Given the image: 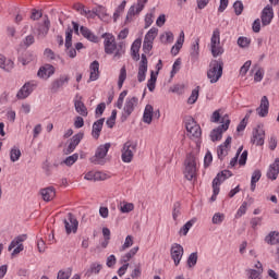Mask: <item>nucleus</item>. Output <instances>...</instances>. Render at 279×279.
Here are the masks:
<instances>
[{
    "label": "nucleus",
    "instance_id": "nucleus-64",
    "mask_svg": "<svg viewBox=\"0 0 279 279\" xmlns=\"http://www.w3.org/2000/svg\"><path fill=\"white\" fill-rule=\"evenodd\" d=\"M210 162H213V154H210V151H207L204 158V167H210Z\"/></svg>",
    "mask_w": 279,
    "mask_h": 279
},
{
    "label": "nucleus",
    "instance_id": "nucleus-10",
    "mask_svg": "<svg viewBox=\"0 0 279 279\" xmlns=\"http://www.w3.org/2000/svg\"><path fill=\"white\" fill-rule=\"evenodd\" d=\"M251 143L257 146L265 145V129H263V124H257V128L253 129Z\"/></svg>",
    "mask_w": 279,
    "mask_h": 279
},
{
    "label": "nucleus",
    "instance_id": "nucleus-33",
    "mask_svg": "<svg viewBox=\"0 0 279 279\" xmlns=\"http://www.w3.org/2000/svg\"><path fill=\"white\" fill-rule=\"evenodd\" d=\"M158 80V74H156L154 71L150 72V78L148 80L147 87L150 93H154L156 88V81Z\"/></svg>",
    "mask_w": 279,
    "mask_h": 279
},
{
    "label": "nucleus",
    "instance_id": "nucleus-4",
    "mask_svg": "<svg viewBox=\"0 0 279 279\" xmlns=\"http://www.w3.org/2000/svg\"><path fill=\"white\" fill-rule=\"evenodd\" d=\"M228 178H232V172L230 170H222L217 174V177L213 181V190L214 194L210 197V202H217V195H219V186H221V183L226 182Z\"/></svg>",
    "mask_w": 279,
    "mask_h": 279
},
{
    "label": "nucleus",
    "instance_id": "nucleus-55",
    "mask_svg": "<svg viewBox=\"0 0 279 279\" xmlns=\"http://www.w3.org/2000/svg\"><path fill=\"white\" fill-rule=\"evenodd\" d=\"M161 41L163 43H173V33L167 32L163 35L160 36Z\"/></svg>",
    "mask_w": 279,
    "mask_h": 279
},
{
    "label": "nucleus",
    "instance_id": "nucleus-50",
    "mask_svg": "<svg viewBox=\"0 0 279 279\" xmlns=\"http://www.w3.org/2000/svg\"><path fill=\"white\" fill-rule=\"evenodd\" d=\"M134 245V236L128 235L125 238L124 244L122 245V251L129 250V247H132Z\"/></svg>",
    "mask_w": 279,
    "mask_h": 279
},
{
    "label": "nucleus",
    "instance_id": "nucleus-34",
    "mask_svg": "<svg viewBox=\"0 0 279 279\" xmlns=\"http://www.w3.org/2000/svg\"><path fill=\"white\" fill-rule=\"evenodd\" d=\"M80 158V155L77 153L66 157L61 163L62 165H66V167H73V165H75V162H77Z\"/></svg>",
    "mask_w": 279,
    "mask_h": 279
},
{
    "label": "nucleus",
    "instance_id": "nucleus-23",
    "mask_svg": "<svg viewBox=\"0 0 279 279\" xmlns=\"http://www.w3.org/2000/svg\"><path fill=\"white\" fill-rule=\"evenodd\" d=\"M105 121H106V119L101 118V119L97 120L96 122H94V124H93L92 136L96 141H97V138H99V136L101 134V130H104Z\"/></svg>",
    "mask_w": 279,
    "mask_h": 279
},
{
    "label": "nucleus",
    "instance_id": "nucleus-53",
    "mask_svg": "<svg viewBox=\"0 0 279 279\" xmlns=\"http://www.w3.org/2000/svg\"><path fill=\"white\" fill-rule=\"evenodd\" d=\"M182 45H184V31H181L174 47L180 51L182 49Z\"/></svg>",
    "mask_w": 279,
    "mask_h": 279
},
{
    "label": "nucleus",
    "instance_id": "nucleus-30",
    "mask_svg": "<svg viewBox=\"0 0 279 279\" xmlns=\"http://www.w3.org/2000/svg\"><path fill=\"white\" fill-rule=\"evenodd\" d=\"M74 108L77 114H81V117H88V109L86 108V105H84L82 100H75Z\"/></svg>",
    "mask_w": 279,
    "mask_h": 279
},
{
    "label": "nucleus",
    "instance_id": "nucleus-21",
    "mask_svg": "<svg viewBox=\"0 0 279 279\" xmlns=\"http://www.w3.org/2000/svg\"><path fill=\"white\" fill-rule=\"evenodd\" d=\"M69 75H61L60 78L54 80L50 85L51 93H58L64 84H69Z\"/></svg>",
    "mask_w": 279,
    "mask_h": 279
},
{
    "label": "nucleus",
    "instance_id": "nucleus-1",
    "mask_svg": "<svg viewBox=\"0 0 279 279\" xmlns=\"http://www.w3.org/2000/svg\"><path fill=\"white\" fill-rule=\"evenodd\" d=\"M102 38H105L104 45H105V53L108 56H111V53H114L113 58L116 60H119L123 53H125V44L121 41L117 46V41L114 39V35L110 33L102 34Z\"/></svg>",
    "mask_w": 279,
    "mask_h": 279
},
{
    "label": "nucleus",
    "instance_id": "nucleus-61",
    "mask_svg": "<svg viewBox=\"0 0 279 279\" xmlns=\"http://www.w3.org/2000/svg\"><path fill=\"white\" fill-rule=\"evenodd\" d=\"M71 278V271L66 270H60L57 275V279H69Z\"/></svg>",
    "mask_w": 279,
    "mask_h": 279
},
{
    "label": "nucleus",
    "instance_id": "nucleus-13",
    "mask_svg": "<svg viewBox=\"0 0 279 279\" xmlns=\"http://www.w3.org/2000/svg\"><path fill=\"white\" fill-rule=\"evenodd\" d=\"M185 128L190 136H193L194 138H199V136H202V128H199L193 118H190L185 122Z\"/></svg>",
    "mask_w": 279,
    "mask_h": 279
},
{
    "label": "nucleus",
    "instance_id": "nucleus-28",
    "mask_svg": "<svg viewBox=\"0 0 279 279\" xmlns=\"http://www.w3.org/2000/svg\"><path fill=\"white\" fill-rule=\"evenodd\" d=\"M90 69V75H89V82H97L99 80V61H94L89 65Z\"/></svg>",
    "mask_w": 279,
    "mask_h": 279
},
{
    "label": "nucleus",
    "instance_id": "nucleus-60",
    "mask_svg": "<svg viewBox=\"0 0 279 279\" xmlns=\"http://www.w3.org/2000/svg\"><path fill=\"white\" fill-rule=\"evenodd\" d=\"M248 274H250V277H248L250 279H260V275L263 272H260V270L250 269Z\"/></svg>",
    "mask_w": 279,
    "mask_h": 279
},
{
    "label": "nucleus",
    "instance_id": "nucleus-44",
    "mask_svg": "<svg viewBox=\"0 0 279 279\" xmlns=\"http://www.w3.org/2000/svg\"><path fill=\"white\" fill-rule=\"evenodd\" d=\"M226 219V215L221 214V213H216L211 219L213 223L215 226H219L221 223H223V220Z\"/></svg>",
    "mask_w": 279,
    "mask_h": 279
},
{
    "label": "nucleus",
    "instance_id": "nucleus-32",
    "mask_svg": "<svg viewBox=\"0 0 279 279\" xmlns=\"http://www.w3.org/2000/svg\"><path fill=\"white\" fill-rule=\"evenodd\" d=\"M101 269H104V266L99 263H93L89 266V269H87L86 271V276H93V274H95L97 276V274H99V271H101Z\"/></svg>",
    "mask_w": 279,
    "mask_h": 279
},
{
    "label": "nucleus",
    "instance_id": "nucleus-12",
    "mask_svg": "<svg viewBox=\"0 0 279 279\" xmlns=\"http://www.w3.org/2000/svg\"><path fill=\"white\" fill-rule=\"evenodd\" d=\"M170 256H171L175 267H178V265H180V263L182 260V257L184 256V247L178 243L172 244V246L170 248Z\"/></svg>",
    "mask_w": 279,
    "mask_h": 279
},
{
    "label": "nucleus",
    "instance_id": "nucleus-43",
    "mask_svg": "<svg viewBox=\"0 0 279 279\" xmlns=\"http://www.w3.org/2000/svg\"><path fill=\"white\" fill-rule=\"evenodd\" d=\"M228 151H230V148H228L223 145H220L217 150L219 160H223L226 158V156H228Z\"/></svg>",
    "mask_w": 279,
    "mask_h": 279
},
{
    "label": "nucleus",
    "instance_id": "nucleus-17",
    "mask_svg": "<svg viewBox=\"0 0 279 279\" xmlns=\"http://www.w3.org/2000/svg\"><path fill=\"white\" fill-rule=\"evenodd\" d=\"M147 75V56L144 53L142 54V60L138 65V72H137V81L145 82V77Z\"/></svg>",
    "mask_w": 279,
    "mask_h": 279
},
{
    "label": "nucleus",
    "instance_id": "nucleus-31",
    "mask_svg": "<svg viewBox=\"0 0 279 279\" xmlns=\"http://www.w3.org/2000/svg\"><path fill=\"white\" fill-rule=\"evenodd\" d=\"M265 241H266V243H268V245H278L279 244V232L271 231L268 235H266Z\"/></svg>",
    "mask_w": 279,
    "mask_h": 279
},
{
    "label": "nucleus",
    "instance_id": "nucleus-16",
    "mask_svg": "<svg viewBox=\"0 0 279 279\" xmlns=\"http://www.w3.org/2000/svg\"><path fill=\"white\" fill-rule=\"evenodd\" d=\"M148 0H137L136 5H132L129 9V12L126 14V21H132V16H136V14H141L145 8V3H147Z\"/></svg>",
    "mask_w": 279,
    "mask_h": 279
},
{
    "label": "nucleus",
    "instance_id": "nucleus-48",
    "mask_svg": "<svg viewBox=\"0 0 279 279\" xmlns=\"http://www.w3.org/2000/svg\"><path fill=\"white\" fill-rule=\"evenodd\" d=\"M82 138H84V133H77L72 136V138L70 140V143L77 147L80 143H82Z\"/></svg>",
    "mask_w": 279,
    "mask_h": 279
},
{
    "label": "nucleus",
    "instance_id": "nucleus-7",
    "mask_svg": "<svg viewBox=\"0 0 279 279\" xmlns=\"http://www.w3.org/2000/svg\"><path fill=\"white\" fill-rule=\"evenodd\" d=\"M221 123V125L217 126L210 132L213 143L221 141L223 137V132H228V129L230 128V118H228V114L222 118Z\"/></svg>",
    "mask_w": 279,
    "mask_h": 279
},
{
    "label": "nucleus",
    "instance_id": "nucleus-8",
    "mask_svg": "<svg viewBox=\"0 0 279 279\" xmlns=\"http://www.w3.org/2000/svg\"><path fill=\"white\" fill-rule=\"evenodd\" d=\"M136 147H138V143L131 140L125 142L122 148V161L131 162L134 158V151H136Z\"/></svg>",
    "mask_w": 279,
    "mask_h": 279
},
{
    "label": "nucleus",
    "instance_id": "nucleus-22",
    "mask_svg": "<svg viewBox=\"0 0 279 279\" xmlns=\"http://www.w3.org/2000/svg\"><path fill=\"white\" fill-rule=\"evenodd\" d=\"M53 73H56V68L51 64H46L38 70L37 75L44 80H49Z\"/></svg>",
    "mask_w": 279,
    "mask_h": 279
},
{
    "label": "nucleus",
    "instance_id": "nucleus-25",
    "mask_svg": "<svg viewBox=\"0 0 279 279\" xmlns=\"http://www.w3.org/2000/svg\"><path fill=\"white\" fill-rule=\"evenodd\" d=\"M80 33L82 34V36L84 38H86L90 43H99V37H97V35H95V34H93V32H90V29H88V27L81 26Z\"/></svg>",
    "mask_w": 279,
    "mask_h": 279
},
{
    "label": "nucleus",
    "instance_id": "nucleus-36",
    "mask_svg": "<svg viewBox=\"0 0 279 279\" xmlns=\"http://www.w3.org/2000/svg\"><path fill=\"white\" fill-rule=\"evenodd\" d=\"M260 170H255L252 174V179H251V191H256V182H258V180H260Z\"/></svg>",
    "mask_w": 279,
    "mask_h": 279
},
{
    "label": "nucleus",
    "instance_id": "nucleus-57",
    "mask_svg": "<svg viewBox=\"0 0 279 279\" xmlns=\"http://www.w3.org/2000/svg\"><path fill=\"white\" fill-rule=\"evenodd\" d=\"M252 66V61H246L243 66L240 69V75H247V71H250V68Z\"/></svg>",
    "mask_w": 279,
    "mask_h": 279
},
{
    "label": "nucleus",
    "instance_id": "nucleus-46",
    "mask_svg": "<svg viewBox=\"0 0 279 279\" xmlns=\"http://www.w3.org/2000/svg\"><path fill=\"white\" fill-rule=\"evenodd\" d=\"M251 43H252V39H250L247 37H239L238 38V45L242 49H246L247 47H250Z\"/></svg>",
    "mask_w": 279,
    "mask_h": 279
},
{
    "label": "nucleus",
    "instance_id": "nucleus-11",
    "mask_svg": "<svg viewBox=\"0 0 279 279\" xmlns=\"http://www.w3.org/2000/svg\"><path fill=\"white\" fill-rule=\"evenodd\" d=\"M27 240V234L17 235L9 245V252H12L14 254H21L23 250H25V246H23V242ZM15 247V248H14Z\"/></svg>",
    "mask_w": 279,
    "mask_h": 279
},
{
    "label": "nucleus",
    "instance_id": "nucleus-2",
    "mask_svg": "<svg viewBox=\"0 0 279 279\" xmlns=\"http://www.w3.org/2000/svg\"><path fill=\"white\" fill-rule=\"evenodd\" d=\"M221 75H223V61L211 60L207 71V77L209 78L210 84H217V81L221 80Z\"/></svg>",
    "mask_w": 279,
    "mask_h": 279
},
{
    "label": "nucleus",
    "instance_id": "nucleus-54",
    "mask_svg": "<svg viewBox=\"0 0 279 279\" xmlns=\"http://www.w3.org/2000/svg\"><path fill=\"white\" fill-rule=\"evenodd\" d=\"M233 8L236 16H240V14H243V2L235 1L233 4Z\"/></svg>",
    "mask_w": 279,
    "mask_h": 279
},
{
    "label": "nucleus",
    "instance_id": "nucleus-51",
    "mask_svg": "<svg viewBox=\"0 0 279 279\" xmlns=\"http://www.w3.org/2000/svg\"><path fill=\"white\" fill-rule=\"evenodd\" d=\"M193 228V220L187 221L180 230V234H183V236H186L189 234V231Z\"/></svg>",
    "mask_w": 279,
    "mask_h": 279
},
{
    "label": "nucleus",
    "instance_id": "nucleus-39",
    "mask_svg": "<svg viewBox=\"0 0 279 279\" xmlns=\"http://www.w3.org/2000/svg\"><path fill=\"white\" fill-rule=\"evenodd\" d=\"M198 56H199V39H196L195 43L192 45V48H191V57L194 60H197Z\"/></svg>",
    "mask_w": 279,
    "mask_h": 279
},
{
    "label": "nucleus",
    "instance_id": "nucleus-6",
    "mask_svg": "<svg viewBox=\"0 0 279 279\" xmlns=\"http://www.w3.org/2000/svg\"><path fill=\"white\" fill-rule=\"evenodd\" d=\"M110 143L102 144L98 146L96 149L95 156H93L89 160L93 165H106V156H108V151H110Z\"/></svg>",
    "mask_w": 279,
    "mask_h": 279
},
{
    "label": "nucleus",
    "instance_id": "nucleus-58",
    "mask_svg": "<svg viewBox=\"0 0 279 279\" xmlns=\"http://www.w3.org/2000/svg\"><path fill=\"white\" fill-rule=\"evenodd\" d=\"M35 41L36 39L34 38V35H27L23 40V44L25 45V47H32V45H34Z\"/></svg>",
    "mask_w": 279,
    "mask_h": 279
},
{
    "label": "nucleus",
    "instance_id": "nucleus-41",
    "mask_svg": "<svg viewBox=\"0 0 279 279\" xmlns=\"http://www.w3.org/2000/svg\"><path fill=\"white\" fill-rule=\"evenodd\" d=\"M199 98V86H197L195 89L192 90L191 96L187 99V104H195V101H197V99Z\"/></svg>",
    "mask_w": 279,
    "mask_h": 279
},
{
    "label": "nucleus",
    "instance_id": "nucleus-3",
    "mask_svg": "<svg viewBox=\"0 0 279 279\" xmlns=\"http://www.w3.org/2000/svg\"><path fill=\"white\" fill-rule=\"evenodd\" d=\"M184 177L186 180L191 181L194 178H197V161L195 159V155L189 154L184 161Z\"/></svg>",
    "mask_w": 279,
    "mask_h": 279
},
{
    "label": "nucleus",
    "instance_id": "nucleus-42",
    "mask_svg": "<svg viewBox=\"0 0 279 279\" xmlns=\"http://www.w3.org/2000/svg\"><path fill=\"white\" fill-rule=\"evenodd\" d=\"M126 4H128V2L125 0H123L121 2V4L117 8L116 12L113 13L114 23H117V19H119V16H121V12H123V10H125Z\"/></svg>",
    "mask_w": 279,
    "mask_h": 279
},
{
    "label": "nucleus",
    "instance_id": "nucleus-26",
    "mask_svg": "<svg viewBox=\"0 0 279 279\" xmlns=\"http://www.w3.org/2000/svg\"><path fill=\"white\" fill-rule=\"evenodd\" d=\"M40 195L44 202H51L53 197H56V187L49 186L46 189L40 190Z\"/></svg>",
    "mask_w": 279,
    "mask_h": 279
},
{
    "label": "nucleus",
    "instance_id": "nucleus-27",
    "mask_svg": "<svg viewBox=\"0 0 279 279\" xmlns=\"http://www.w3.org/2000/svg\"><path fill=\"white\" fill-rule=\"evenodd\" d=\"M151 121H154V106L146 105L143 114V122L147 123V125H151Z\"/></svg>",
    "mask_w": 279,
    "mask_h": 279
},
{
    "label": "nucleus",
    "instance_id": "nucleus-9",
    "mask_svg": "<svg viewBox=\"0 0 279 279\" xmlns=\"http://www.w3.org/2000/svg\"><path fill=\"white\" fill-rule=\"evenodd\" d=\"M137 106H138V98L136 96L128 98L124 104L121 120L128 121V119L131 117L132 112H134Z\"/></svg>",
    "mask_w": 279,
    "mask_h": 279
},
{
    "label": "nucleus",
    "instance_id": "nucleus-56",
    "mask_svg": "<svg viewBox=\"0 0 279 279\" xmlns=\"http://www.w3.org/2000/svg\"><path fill=\"white\" fill-rule=\"evenodd\" d=\"M151 49H154V41H147L146 39H144V44H143L144 53H149Z\"/></svg>",
    "mask_w": 279,
    "mask_h": 279
},
{
    "label": "nucleus",
    "instance_id": "nucleus-5",
    "mask_svg": "<svg viewBox=\"0 0 279 279\" xmlns=\"http://www.w3.org/2000/svg\"><path fill=\"white\" fill-rule=\"evenodd\" d=\"M210 51L214 58H219L223 53V47H221V32L219 28L214 29L210 38Z\"/></svg>",
    "mask_w": 279,
    "mask_h": 279
},
{
    "label": "nucleus",
    "instance_id": "nucleus-15",
    "mask_svg": "<svg viewBox=\"0 0 279 279\" xmlns=\"http://www.w3.org/2000/svg\"><path fill=\"white\" fill-rule=\"evenodd\" d=\"M262 25L266 27V25H270L271 21H274V8L270 4H267L262 11Z\"/></svg>",
    "mask_w": 279,
    "mask_h": 279
},
{
    "label": "nucleus",
    "instance_id": "nucleus-37",
    "mask_svg": "<svg viewBox=\"0 0 279 279\" xmlns=\"http://www.w3.org/2000/svg\"><path fill=\"white\" fill-rule=\"evenodd\" d=\"M128 78V71L125 70V66L121 68L119 81H118V88H123V82Z\"/></svg>",
    "mask_w": 279,
    "mask_h": 279
},
{
    "label": "nucleus",
    "instance_id": "nucleus-20",
    "mask_svg": "<svg viewBox=\"0 0 279 279\" xmlns=\"http://www.w3.org/2000/svg\"><path fill=\"white\" fill-rule=\"evenodd\" d=\"M256 112L258 117H262V118H265L267 117V114H269V99L267 98V96L262 97L260 105L256 109Z\"/></svg>",
    "mask_w": 279,
    "mask_h": 279
},
{
    "label": "nucleus",
    "instance_id": "nucleus-52",
    "mask_svg": "<svg viewBox=\"0 0 279 279\" xmlns=\"http://www.w3.org/2000/svg\"><path fill=\"white\" fill-rule=\"evenodd\" d=\"M134 210V205L132 203H123V206L120 207V211L123 214L132 213Z\"/></svg>",
    "mask_w": 279,
    "mask_h": 279
},
{
    "label": "nucleus",
    "instance_id": "nucleus-35",
    "mask_svg": "<svg viewBox=\"0 0 279 279\" xmlns=\"http://www.w3.org/2000/svg\"><path fill=\"white\" fill-rule=\"evenodd\" d=\"M156 36H158V28L153 27L145 35L144 40H147L148 43H154V40H156Z\"/></svg>",
    "mask_w": 279,
    "mask_h": 279
},
{
    "label": "nucleus",
    "instance_id": "nucleus-49",
    "mask_svg": "<svg viewBox=\"0 0 279 279\" xmlns=\"http://www.w3.org/2000/svg\"><path fill=\"white\" fill-rule=\"evenodd\" d=\"M247 121H250V114H245L244 119L241 120L236 128V132H243L247 128Z\"/></svg>",
    "mask_w": 279,
    "mask_h": 279
},
{
    "label": "nucleus",
    "instance_id": "nucleus-24",
    "mask_svg": "<svg viewBox=\"0 0 279 279\" xmlns=\"http://www.w3.org/2000/svg\"><path fill=\"white\" fill-rule=\"evenodd\" d=\"M278 173H279V158H276L275 162L270 165L267 171V178H269V180H277Z\"/></svg>",
    "mask_w": 279,
    "mask_h": 279
},
{
    "label": "nucleus",
    "instance_id": "nucleus-62",
    "mask_svg": "<svg viewBox=\"0 0 279 279\" xmlns=\"http://www.w3.org/2000/svg\"><path fill=\"white\" fill-rule=\"evenodd\" d=\"M44 54L46 56V58L48 60H56V52H53V50L46 48L44 51Z\"/></svg>",
    "mask_w": 279,
    "mask_h": 279
},
{
    "label": "nucleus",
    "instance_id": "nucleus-47",
    "mask_svg": "<svg viewBox=\"0 0 279 279\" xmlns=\"http://www.w3.org/2000/svg\"><path fill=\"white\" fill-rule=\"evenodd\" d=\"M196 265H197V252L190 254L187 257V266L190 268L195 267Z\"/></svg>",
    "mask_w": 279,
    "mask_h": 279
},
{
    "label": "nucleus",
    "instance_id": "nucleus-14",
    "mask_svg": "<svg viewBox=\"0 0 279 279\" xmlns=\"http://www.w3.org/2000/svg\"><path fill=\"white\" fill-rule=\"evenodd\" d=\"M63 223L66 234H71V232L75 234V232H77V226H80V222L71 213L68 214V219H64Z\"/></svg>",
    "mask_w": 279,
    "mask_h": 279
},
{
    "label": "nucleus",
    "instance_id": "nucleus-19",
    "mask_svg": "<svg viewBox=\"0 0 279 279\" xmlns=\"http://www.w3.org/2000/svg\"><path fill=\"white\" fill-rule=\"evenodd\" d=\"M36 86V84L34 83H25L23 85V87L17 92L16 97L17 99H27L28 95H32V93H34V87Z\"/></svg>",
    "mask_w": 279,
    "mask_h": 279
},
{
    "label": "nucleus",
    "instance_id": "nucleus-59",
    "mask_svg": "<svg viewBox=\"0 0 279 279\" xmlns=\"http://www.w3.org/2000/svg\"><path fill=\"white\" fill-rule=\"evenodd\" d=\"M264 75L265 71L263 69H258L254 75V82H263Z\"/></svg>",
    "mask_w": 279,
    "mask_h": 279
},
{
    "label": "nucleus",
    "instance_id": "nucleus-45",
    "mask_svg": "<svg viewBox=\"0 0 279 279\" xmlns=\"http://www.w3.org/2000/svg\"><path fill=\"white\" fill-rule=\"evenodd\" d=\"M21 158V149L12 148L10 151V160L11 162H16Z\"/></svg>",
    "mask_w": 279,
    "mask_h": 279
},
{
    "label": "nucleus",
    "instance_id": "nucleus-40",
    "mask_svg": "<svg viewBox=\"0 0 279 279\" xmlns=\"http://www.w3.org/2000/svg\"><path fill=\"white\" fill-rule=\"evenodd\" d=\"M73 40V28H68L65 32V47L66 49H71Z\"/></svg>",
    "mask_w": 279,
    "mask_h": 279
},
{
    "label": "nucleus",
    "instance_id": "nucleus-63",
    "mask_svg": "<svg viewBox=\"0 0 279 279\" xmlns=\"http://www.w3.org/2000/svg\"><path fill=\"white\" fill-rule=\"evenodd\" d=\"M74 128H76V130H80V128H84V118L82 117H76L74 120Z\"/></svg>",
    "mask_w": 279,
    "mask_h": 279
},
{
    "label": "nucleus",
    "instance_id": "nucleus-29",
    "mask_svg": "<svg viewBox=\"0 0 279 279\" xmlns=\"http://www.w3.org/2000/svg\"><path fill=\"white\" fill-rule=\"evenodd\" d=\"M0 69L10 73L14 69V62L10 59H7L5 56L0 54Z\"/></svg>",
    "mask_w": 279,
    "mask_h": 279
},
{
    "label": "nucleus",
    "instance_id": "nucleus-38",
    "mask_svg": "<svg viewBox=\"0 0 279 279\" xmlns=\"http://www.w3.org/2000/svg\"><path fill=\"white\" fill-rule=\"evenodd\" d=\"M84 178L90 182H97V180H101V172L89 171L85 174Z\"/></svg>",
    "mask_w": 279,
    "mask_h": 279
},
{
    "label": "nucleus",
    "instance_id": "nucleus-18",
    "mask_svg": "<svg viewBox=\"0 0 279 279\" xmlns=\"http://www.w3.org/2000/svg\"><path fill=\"white\" fill-rule=\"evenodd\" d=\"M51 27V22L49 17L45 15L43 24H38L37 27V38H45L49 34V28Z\"/></svg>",
    "mask_w": 279,
    "mask_h": 279
}]
</instances>
